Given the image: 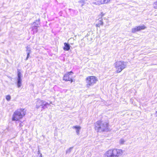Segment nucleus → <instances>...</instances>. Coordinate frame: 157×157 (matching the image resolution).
Masks as SVG:
<instances>
[{
  "label": "nucleus",
  "mask_w": 157,
  "mask_h": 157,
  "mask_svg": "<svg viewBox=\"0 0 157 157\" xmlns=\"http://www.w3.org/2000/svg\"><path fill=\"white\" fill-rule=\"evenodd\" d=\"M94 129L97 132H103L109 130L108 123L99 120L94 123Z\"/></svg>",
  "instance_id": "f257e3e1"
},
{
  "label": "nucleus",
  "mask_w": 157,
  "mask_h": 157,
  "mask_svg": "<svg viewBox=\"0 0 157 157\" xmlns=\"http://www.w3.org/2000/svg\"><path fill=\"white\" fill-rule=\"evenodd\" d=\"M123 153V151L120 149H110L106 151L104 157H119L122 155Z\"/></svg>",
  "instance_id": "f03ea898"
},
{
  "label": "nucleus",
  "mask_w": 157,
  "mask_h": 157,
  "mask_svg": "<svg viewBox=\"0 0 157 157\" xmlns=\"http://www.w3.org/2000/svg\"><path fill=\"white\" fill-rule=\"evenodd\" d=\"M26 114V110L25 109H19L13 113L12 117V121H19Z\"/></svg>",
  "instance_id": "7ed1b4c3"
},
{
  "label": "nucleus",
  "mask_w": 157,
  "mask_h": 157,
  "mask_svg": "<svg viewBox=\"0 0 157 157\" xmlns=\"http://www.w3.org/2000/svg\"><path fill=\"white\" fill-rule=\"evenodd\" d=\"M87 83L86 86L87 88L89 87L96 83L98 81V79L96 77L94 76H90L87 77L86 78Z\"/></svg>",
  "instance_id": "20e7f679"
},
{
  "label": "nucleus",
  "mask_w": 157,
  "mask_h": 157,
  "mask_svg": "<svg viewBox=\"0 0 157 157\" xmlns=\"http://www.w3.org/2000/svg\"><path fill=\"white\" fill-rule=\"evenodd\" d=\"M115 67L116 69V72L119 73L126 67L124 62L121 61L116 62L115 63Z\"/></svg>",
  "instance_id": "39448f33"
},
{
  "label": "nucleus",
  "mask_w": 157,
  "mask_h": 157,
  "mask_svg": "<svg viewBox=\"0 0 157 157\" xmlns=\"http://www.w3.org/2000/svg\"><path fill=\"white\" fill-rule=\"evenodd\" d=\"M74 74L73 72L70 71L66 73L63 75V80L66 82L70 81L71 82H73V80L71 77V75Z\"/></svg>",
  "instance_id": "423d86ee"
},
{
  "label": "nucleus",
  "mask_w": 157,
  "mask_h": 157,
  "mask_svg": "<svg viewBox=\"0 0 157 157\" xmlns=\"http://www.w3.org/2000/svg\"><path fill=\"white\" fill-rule=\"evenodd\" d=\"M96 24L95 26L97 29L98 28H100L101 26L103 25L104 23L102 19L99 18L96 21Z\"/></svg>",
  "instance_id": "0eeeda50"
},
{
  "label": "nucleus",
  "mask_w": 157,
  "mask_h": 157,
  "mask_svg": "<svg viewBox=\"0 0 157 157\" xmlns=\"http://www.w3.org/2000/svg\"><path fill=\"white\" fill-rule=\"evenodd\" d=\"M64 46L63 48L65 51H68L70 49V46L69 44L66 43H64Z\"/></svg>",
  "instance_id": "6e6552de"
},
{
  "label": "nucleus",
  "mask_w": 157,
  "mask_h": 157,
  "mask_svg": "<svg viewBox=\"0 0 157 157\" xmlns=\"http://www.w3.org/2000/svg\"><path fill=\"white\" fill-rule=\"evenodd\" d=\"M138 31L141 30H144L146 28V27L144 25H143L141 26H136Z\"/></svg>",
  "instance_id": "1a4fd4ad"
},
{
  "label": "nucleus",
  "mask_w": 157,
  "mask_h": 157,
  "mask_svg": "<svg viewBox=\"0 0 157 157\" xmlns=\"http://www.w3.org/2000/svg\"><path fill=\"white\" fill-rule=\"evenodd\" d=\"M73 128H75L76 129V132L78 134L79 133V131L81 128V127L79 126H74L73 127Z\"/></svg>",
  "instance_id": "9d476101"
},
{
  "label": "nucleus",
  "mask_w": 157,
  "mask_h": 157,
  "mask_svg": "<svg viewBox=\"0 0 157 157\" xmlns=\"http://www.w3.org/2000/svg\"><path fill=\"white\" fill-rule=\"evenodd\" d=\"M21 78L18 79L17 84H18V87H19L21 86Z\"/></svg>",
  "instance_id": "9b49d317"
},
{
  "label": "nucleus",
  "mask_w": 157,
  "mask_h": 157,
  "mask_svg": "<svg viewBox=\"0 0 157 157\" xmlns=\"http://www.w3.org/2000/svg\"><path fill=\"white\" fill-rule=\"evenodd\" d=\"M137 31H138L136 27V28H132V33H135Z\"/></svg>",
  "instance_id": "f8f14e48"
},
{
  "label": "nucleus",
  "mask_w": 157,
  "mask_h": 157,
  "mask_svg": "<svg viewBox=\"0 0 157 157\" xmlns=\"http://www.w3.org/2000/svg\"><path fill=\"white\" fill-rule=\"evenodd\" d=\"M105 13H104L103 12H101L100 14L98 15L99 17L100 18V19H102L103 17L105 15Z\"/></svg>",
  "instance_id": "ddd939ff"
},
{
  "label": "nucleus",
  "mask_w": 157,
  "mask_h": 157,
  "mask_svg": "<svg viewBox=\"0 0 157 157\" xmlns=\"http://www.w3.org/2000/svg\"><path fill=\"white\" fill-rule=\"evenodd\" d=\"M18 79L21 78V73L19 70L17 71Z\"/></svg>",
  "instance_id": "4468645a"
},
{
  "label": "nucleus",
  "mask_w": 157,
  "mask_h": 157,
  "mask_svg": "<svg viewBox=\"0 0 157 157\" xmlns=\"http://www.w3.org/2000/svg\"><path fill=\"white\" fill-rule=\"evenodd\" d=\"M11 97L10 95H8L6 96V99L8 101H9L10 100Z\"/></svg>",
  "instance_id": "2eb2a0df"
},
{
  "label": "nucleus",
  "mask_w": 157,
  "mask_h": 157,
  "mask_svg": "<svg viewBox=\"0 0 157 157\" xmlns=\"http://www.w3.org/2000/svg\"><path fill=\"white\" fill-rule=\"evenodd\" d=\"M155 6L154 8L155 9H157V2H156L155 3Z\"/></svg>",
  "instance_id": "dca6fc26"
},
{
  "label": "nucleus",
  "mask_w": 157,
  "mask_h": 157,
  "mask_svg": "<svg viewBox=\"0 0 157 157\" xmlns=\"http://www.w3.org/2000/svg\"><path fill=\"white\" fill-rule=\"evenodd\" d=\"M38 26H34L33 27V30L34 29H37V28Z\"/></svg>",
  "instance_id": "f3484780"
},
{
  "label": "nucleus",
  "mask_w": 157,
  "mask_h": 157,
  "mask_svg": "<svg viewBox=\"0 0 157 157\" xmlns=\"http://www.w3.org/2000/svg\"><path fill=\"white\" fill-rule=\"evenodd\" d=\"M29 53H27V57H26V59H27L29 58Z\"/></svg>",
  "instance_id": "a211bd4d"
},
{
  "label": "nucleus",
  "mask_w": 157,
  "mask_h": 157,
  "mask_svg": "<svg viewBox=\"0 0 157 157\" xmlns=\"http://www.w3.org/2000/svg\"><path fill=\"white\" fill-rule=\"evenodd\" d=\"M156 114H157V111L156 112Z\"/></svg>",
  "instance_id": "6ab92c4d"
},
{
  "label": "nucleus",
  "mask_w": 157,
  "mask_h": 157,
  "mask_svg": "<svg viewBox=\"0 0 157 157\" xmlns=\"http://www.w3.org/2000/svg\"><path fill=\"white\" fill-rule=\"evenodd\" d=\"M39 107V106H38V107H37V108H38Z\"/></svg>",
  "instance_id": "aec40b11"
}]
</instances>
